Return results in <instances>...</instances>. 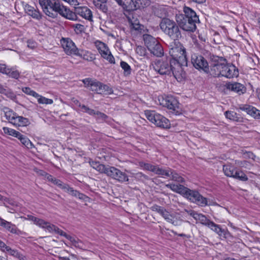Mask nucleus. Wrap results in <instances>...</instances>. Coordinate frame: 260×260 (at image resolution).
<instances>
[{
    "mask_svg": "<svg viewBox=\"0 0 260 260\" xmlns=\"http://www.w3.org/2000/svg\"><path fill=\"white\" fill-rule=\"evenodd\" d=\"M43 12L48 16L55 18L58 14L64 17L67 7L61 5L58 0H39Z\"/></svg>",
    "mask_w": 260,
    "mask_h": 260,
    "instance_id": "obj_1",
    "label": "nucleus"
},
{
    "mask_svg": "<svg viewBox=\"0 0 260 260\" xmlns=\"http://www.w3.org/2000/svg\"><path fill=\"white\" fill-rule=\"evenodd\" d=\"M239 75L238 69L233 64H228L225 63L224 68L222 70L221 77H224L226 78H233L237 77Z\"/></svg>",
    "mask_w": 260,
    "mask_h": 260,
    "instance_id": "obj_17",
    "label": "nucleus"
},
{
    "mask_svg": "<svg viewBox=\"0 0 260 260\" xmlns=\"http://www.w3.org/2000/svg\"><path fill=\"white\" fill-rule=\"evenodd\" d=\"M119 5L126 11H133L134 3L133 0H117L116 2Z\"/></svg>",
    "mask_w": 260,
    "mask_h": 260,
    "instance_id": "obj_28",
    "label": "nucleus"
},
{
    "mask_svg": "<svg viewBox=\"0 0 260 260\" xmlns=\"http://www.w3.org/2000/svg\"><path fill=\"white\" fill-rule=\"evenodd\" d=\"M211 58V74L215 77H220L224 68L226 59L222 57L212 55Z\"/></svg>",
    "mask_w": 260,
    "mask_h": 260,
    "instance_id": "obj_6",
    "label": "nucleus"
},
{
    "mask_svg": "<svg viewBox=\"0 0 260 260\" xmlns=\"http://www.w3.org/2000/svg\"><path fill=\"white\" fill-rule=\"evenodd\" d=\"M139 166L140 167L143 168L144 170L151 171L152 172H154V170L155 169L156 166L153 165L152 164H149V163H146L143 161L139 162Z\"/></svg>",
    "mask_w": 260,
    "mask_h": 260,
    "instance_id": "obj_47",
    "label": "nucleus"
},
{
    "mask_svg": "<svg viewBox=\"0 0 260 260\" xmlns=\"http://www.w3.org/2000/svg\"><path fill=\"white\" fill-rule=\"evenodd\" d=\"M173 68L172 74L179 81H181L186 77L185 72L184 71L182 66H186L187 63H183L181 61L172 60Z\"/></svg>",
    "mask_w": 260,
    "mask_h": 260,
    "instance_id": "obj_14",
    "label": "nucleus"
},
{
    "mask_svg": "<svg viewBox=\"0 0 260 260\" xmlns=\"http://www.w3.org/2000/svg\"><path fill=\"white\" fill-rule=\"evenodd\" d=\"M28 218L29 220L32 221L35 224L40 226L41 225L42 222L43 221V219L38 218L36 217L33 216H28Z\"/></svg>",
    "mask_w": 260,
    "mask_h": 260,
    "instance_id": "obj_56",
    "label": "nucleus"
},
{
    "mask_svg": "<svg viewBox=\"0 0 260 260\" xmlns=\"http://www.w3.org/2000/svg\"><path fill=\"white\" fill-rule=\"evenodd\" d=\"M226 118L235 121H241V117H238V114L234 111H226L224 113Z\"/></svg>",
    "mask_w": 260,
    "mask_h": 260,
    "instance_id": "obj_40",
    "label": "nucleus"
},
{
    "mask_svg": "<svg viewBox=\"0 0 260 260\" xmlns=\"http://www.w3.org/2000/svg\"><path fill=\"white\" fill-rule=\"evenodd\" d=\"M74 30L77 34H81L84 31L85 27L81 24H76L73 25Z\"/></svg>",
    "mask_w": 260,
    "mask_h": 260,
    "instance_id": "obj_54",
    "label": "nucleus"
},
{
    "mask_svg": "<svg viewBox=\"0 0 260 260\" xmlns=\"http://www.w3.org/2000/svg\"><path fill=\"white\" fill-rule=\"evenodd\" d=\"M169 53L173 58L172 60L181 61L183 63H187L185 49L180 43H178L174 47L170 48Z\"/></svg>",
    "mask_w": 260,
    "mask_h": 260,
    "instance_id": "obj_9",
    "label": "nucleus"
},
{
    "mask_svg": "<svg viewBox=\"0 0 260 260\" xmlns=\"http://www.w3.org/2000/svg\"><path fill=\"white\" fill-rule=\"evenodd\" d=\"M145 115L150 122L156 125H157L158 119L159 117L162 118L161 115L156 113L154 111L146 110L145 111Z\"/></svg>",
    "mask_w": 260,
    "mask_h": 260,
    "instance_id": "obj_23",
    "label": "nucleus"
},
{
    "mask_svg": "<svg viewBox=\"0 0 260 260\" xmlns=\"http://www.w3.org/2000/svg\"><path fill=\"white\" fill-rule=\"evenodd\" d=\"M167 188H170L174 192L178 193L182 195L183 197L187 191V187H185L183 185L176 184L173 183L167 184L166 185Z\"/></svg>",
    "mask_w": 260,
    "mask_h": 260,
    "instance_id": "obj_22",
    "label": "nucleus"
},
{
    "mask_svg": "<svg viewBox=\"0 0 260 260\" xmlns=\"http://www.w3.org/2000/svg\"><path fill=\"white\" fill-rule=\"evenodd\" d=\"M223 171L226 176L232 177L234 176V173L235 169L231 166H223Z\"/></svg>",
    "mask_w": 260,
    "mask_h": 260,
    "instance_id": "obj_46",
    "label": "nucleus"
},
{
    "mask_svg": "<svg viewBox=\"0 0 260 260\" xmlns=\"http://www.w3.org/2000/svg\"><path fill=\"white\" fill-rule=\"evenodd\" d=\"M136 52L137 53L139 54L141 56H145L146 54V49L145 48L138 46L136 48Z\"/></svg>",
    "mask_w": 260,
    "mask_h": 260,
    "instance_id": "obj_63",
    "label": "nucleus"
},
{
    "mask_svg": "<svg viewBox=\"0 0 260 260\" xmlns=\"http://www.w3.org/2000/svg\"><path fill=\"white\" fill-rule=\"evenodd\" d=\"M232 177L242 181L248 180V177L246 174L241 171L235 170L234 173V176Z\"/></svg>",
    "mask_w": 260,
    "mask_h": 260,
    "instance_id": "obj_41",
    "label": "nucleus"
},
{
    "mask_svg": "<svg viewBox=\"0 0 260 260\" xmlns=\"http://www.w3.org/2000/svg\"><path fill=\"white\" fill-rule=\"evenodd\" d=\"M89 163L93 169L96 170L101 173H104L106 174V172H107V170H108V167H106L105 165L101 164L100 162L98 161H92Z\"/></svg>",
    "mask_w": 260,
    "mask_h": 260,
    "instance_id": "obj_31",
    "label": "nucleus"
},
{
    "mask_svg": "<svg viewBox=\"0 0 260 260\" xmlns=\"http://www.w3.org/2000/svg\"><path fill=\"white\" fill-rule=\"evenodd\" d=\"M154 173L158 175L161 176L170 177L171 174V169H163L161 168H159L158 166H156Z\"/></svg>",
    "mask_w": 260,
    "mask_h": 260,
    "instance_id": "obj_34",
    "label": "nucleus"
},
{
    "mask_svg": "<svg viewBox=\"0 0 260 260\" xmlns=\"http://www.w3.org/2000/svg\"><path fill=\"white\" fill-rule=\"evenodd\" d=\"M30 124L29 120L22 116H19L18 114L15 117L13 125L16 126H27Z\"/></svg>",
    "mask_w": 260,
    "mask_h": 260,
    "instance_id": "obj_24",
    "label": "nucleus"
},
{
    "mask_svg": "<svg viewBox=\"0 0 260 260\" xmlns=\"http://www.w3.org/2000/svg\"><path fill=\"white\" fill-rule=\"evenodd\" d=\"M0 93L7 96L8 98L15 100L16 99L15 94L10 89L0 87Z\"/></svg>",
    "mask_w": 260,
    "mask_h": 260,
    "instance_id": "obj_36",
    "label": "nucleus"
},
{
    "mask_svg": "<svg viewBox=\"0 0 260 260\" xmlns=\"http://www.w3.org/2000/svg\"><path fill=\"white\" fill-rule=\"evenodd\" d=\"M57 186L67 193L68 192L69 189L71 188L69 184L64 183L61 181L60 182Z\"/></svg>",
    "mask_w": 260,
    "mask_h": 260,
    "instance_id": "obj_61",
    "label": "nucleus"
},
{
    "mask_svg": "<svg viewBox=\"0 0 260 260\" xmlns=\"http://www.w3.org/2000/svg\"><path fill=\"white\" fill-rule=\"evenodd\" d=\"M148 50L151 54L157 57H161L164 55L163 48L159 42H157V45L152 46V48H149Z\"/></svg>",
    "mask_w": 260,
    "mask_h": 260,
    "instance_id": "obj_27",
    "label": "nucleus"
},
{
    "mask_svg": "<svg viewBox=\"0 0 260 260\" xmlns=\"http://www.w3.org/2000/svg\"><path fill=\"white\" fill-rule=\"evenodd\" d=\"M191 61L193 66L197 70L208 73L209 71V64L207 60L201 55L192 54Z\"/></svg>",
    "mask_w": 260,
    "mask_h": 260,
    "instance_id": "obj_10",
    "label": "nucleus"
},
{
    "mask_svg": "<svg viewBox=\"0 0 260 260\" xmlns=\"http://www.w3.org/2000/svg\"><path fill=\"white\" fill-rule=\"evenodd\" d=\"M129 22L131 24V28L134 30L141 31L143 29V25L140 24L139 21L137 18L134 17L129 18Z\"/></svg>",
    "mask_w": 260,
    "mask_h": 260,
    "instance_id": "obj_35",
    "label": "nucleus"
},
{
    "mask_svg": "<svg viewBox=\"0 0 260 260\" xmlns=\"http://www.w3.org/2000/svg\"><path fill=\"white\" fill-rule=\"evenodd\" d=\"M95 7L102 11L105 13H107L108 12V7L107 5V0L104 2L103 3H99L98 5H95Z\"/></svg>",
    "mask_w": 260,
    "mask_h": 260,
    "instance_id": "obj_51",
    "label": "nucleus"
},
{
    "mask_svg": "<svg viewBox=\"0 0 260 260\" xmlns=\"http://www.w3.org/2000/svg\"><path fill=\"white\" fill-rule=\"evenodd\" d=\"M56 234H57L61 236H63L66 237L67 239H71V236L68 235L65 232H64L61 230L59 229L57 226L56 227L55 230L54 232Z\"/></svg>",
    "mask_w": 260,
    "mask_h": 260,
    "instance_id": "obj_59",
    "label": "nucleus"
},
{
    "mask_svg": "<svg viewBox=\"0 0 260 260\" xmlns=\"http://www.w3.org/2000/svg\"><path fill=\"white\" fill-rule=\"evenodd\" d=\"M84 86L90 90L98 94H111L113 93L112 89L108 85L91 78H85L82 80Z\"/></svg>",
    "mask_w": 260,
    "mask_h": 260,
    "instance_id": "obj_3",
    "label": "nucleus"
},
{
    "mask_svg": "<svg viewBox=\"0 0 260 260\" xmlns=\"http://www.w3.org/2000/svg\"><path fill=\"white\" fill-rule=\"evenodd\" d=\"M18 139L20 141L21 143L27 148L31 149L34 147V145L29 139L21 133L20 136H18Z\"/></svg>",
    "mask_w": 260,
    "mask_h": 260,
    "instance_id": "obj_37",
    "label": "nucleus"
},
{
    "mask_svg": "<svg viewBox=\"0 0 260 260\" xmlns=\"http://www.w3.org/2000/svg\"><path fill=\"white\" fill-rule=\"evenodd\" d=\"M3 129L4 133L6 134L13 136L17 138L18 136H20V133L12 128H10L7 127H4Z\"/></svg>",
    "mask_w": 260,
    "mask_h": 260,
    "instance_id": "obj_45",
    "label": "nucleus"
},
{
    "mask_svg": "<svg viewBox=\"0 0 260 260\" xmlns=\"http://www.w3.org/2000/svg\"><path fill=\"white\" fill-rule=\"evenodd\" d=\"M68 193L74 197L84 201H86V200L88 198V197L84 194L80 192L77 190L74 189L73 188L71 187L69 189Z\"/></svg>",
    "mask_w": 260,
    "mask_h": 260,
    "instance_id": "obj_33",
    "label": "nucleus"
},
{
    "mask_svg": "<svg viewBox=\"0 0 260 260\" xmlns=\"http://www.w3.org/2000/svg\"><path fill=\"white\" fill-rule=\"evenodd\" d=\"M162 118L159 117L157 122V126L164 128H168L170 127V122L168 119L162 115Z\"/></svg>",
    "mask_w": 260,
    "mask_h": 260,
    "instance_id": "obj_38",
    "label": "nucleus"
},
{
    "mask_svg": "<svg viewBox=\"0 0 260 260\" xmlns=\"http://www.w3.org/2000/svg\"><path fill=\"white\" fill-rule=\"evenodd\" d=\"M9 253L17 258H21V254L18 252L17 250L15 249H11L10 251H9Z\"/></svg>",
    "mask_w": 260,
    "mask_h": 260,
    "instance_id": "obj_64",
    "label": "nucleus"
},
{
    "mask_svg": "<svg viewBox=\"0 0 260 260\" xmlns=\"http://www.w3.org/2000/svg\"><path fill=\"white\" fill-rule=\"evenodd\" d=\"M184 197L201 207L211 205L210 203H208V199L202 196L196 190H191L188 188Z\"/></svg>",
    "mask_w": 260,
    "mask_h": 260,
    "instance_id": "obj_7",
    "label": "nucleus"
},
{
    "mask_svg": "<svg viewBox=\"0 0 260 260\" xmlns=\"http://www.w3.org/2000/svg\"><path fill=\"white\" fill-rule=\"evenodd\" d=\"M2 111L5 114L6 119L8 120L10 123L13 124L17 114L14 112L12 109L7 107H4L2 109Z\"/></svg>",
    "mask_w": 260,
    "mask_h": 260,
    "instance_id": "obj_25",
    "label": "nucleus"
},
{
    "mask_svg": "<svg viewBox=\"0 0 260 260\" xmlns=\"http://www.w3.org/2000/svg\"><path fill=\"white\" fill-rule=\"evenodd\" d=\"M134 3L133 11L141 8H144L148 4V0H133Z\"/></svg>",
    "mask_w": 260,
    "mask_h": 260,
    "instance_id": "obj_39",
    "label": "nucleus"
},
{
    "mask_svg": "<svg viewBox=\"0 0 260 260\" xmlns=\"http://www.w3.org/2000/svg\"><path fill=\"white\" fill-rule=\"evenodd\" d=\"M77 56H79L85 60L87 61H92L95 59L94 55L92 54L91 52L86 50H78V52L76 55Z\"/></svg>",
    "mask_w": 260,
    "mask_h": 260,
    "instance_id": "obj_32",
    "label": "nucleus"
},
{
    "mask_svg": "<svg viewBox=\"0 0 260 260\" xmlns=\"http://www.w3.org/2000/svg\"><path fill=\"white\" fill-rule=\"evenodd\" d=\"M56 234H57L61 236H63L66 237L67 239H71V236L68 235L65 232H64L61 230L59 229L57 226L56 227L55 230L54 232Z\"/></svg>",
    "mask_w": 260,
    "mask_h": 260,
    "instance_id": "obj_58",
    "label": "nucleus"
},
{
    "mask_svg": "<svg viewBox=\"0 0 260 260\" xmlns=\"http://www.w3.org/2000/svg\"><path fill=\"white\" fill-rule=\"evenodd\" d=\"M64 17L72 20H76L77 19V15L89 21H92V13L91 11L87 7H75L74 12L71 11L67 8Z\"/></svg>",
    "mask_w": 260,
    "mask_h": 260,
    "instance_id": "obj_4",
    "label": "nucleus"
},
{
    "mask_svg": "<svg viewBox=\"0 0 260 260\" xmlns=\"http://www.w3.org/2000/svg\"><path fill=\"white\" fill-rule=\"evenodd\" d=\"M143 38L145 45L148 49L152 48V46H154V45H157L158 42L156 38L148 34L144 35Z\"/></svg>",
    "mask_w": 260,
    "mask_h": 260,
    "instance_id": "obj_26",
    "label": "nucleus"
},
{
    "mask_svg": "<svg viewBox=\"0 0 260 260\" xmlns=\"http://www.w3.org/2000/svg\"><path fill=\"white\" fill-rule=\"evenodd\" d=\"M161 30L172 40L175 41L181 38L179 25L174 21L169 18H164L160 22Z\"/></svg>",
    "mask_w": 260,
    "mask_h": 260,
    "instance_id": "obj_2",
    "label": "nucleus"
},
{
    "mask_svg": "<svg viewBox=\"0 0 260 260\" xmlns=\"http://www.w3.org/2000/svg\"><path fill=\"white\" fill-rule=\"evenodd\" d=\"M93 116H94L97 119L101 120H105L108 117L104 113L96 111Z\"/></svg>",
    "mask_w": 260,
    "mask_h": 260,
    "instance_id": "obj_55",
    "label": "nucleus"
},
{
    "mask_svg": "<svg viewBox=\"0 0 260 260\" xmlns=\"http://www.w3.org/2000/svg\"><path fill=\"white\" fill-rule=\"evenodd\" d=\"M96 47L100 53L103 58L107 59L111 63H115L114 58L105 44L99 42L96 44Z\"/></svg>",
    "mask_w": 260,
    "mask_h": 260,
    "instance_id": "obj_15",
    "label": "nucleus"
},
{
    "mask_svg": "<svg viewBox=\"0 0 260 260\" xmlns=\"http://www.w3.org/2000/svg\"><path fill=\"white\" fill-rule=\"evenodd\" d=\"M22 91L28 95H32V96L36 98L39 96V94L37 93L35 91L31 90L29 87H25L22 88Z\"/></svg>",
    "mask_w": 260,
    "mask_h": 260,
    "instance_id": "obj_53",
    "label": "nucleus"
},
{
    "mask_svg": "<svg viewBox=\"0 0 260 260\" xmlns=\"http://www.w3.org/2000/svg\"><path fill=\"white\" fill-rule=\"evenodd\" d=\"M106 174L119 182H124L128 181L127 174L114 167H108Z\"/></svg>",
    "mask_w": 260,
    "mask_h": 260,
    "instance_id": "obj_11",
    "label": "nucleus"
},
{
    "mask_svg": "<svg viewBox=\"0 0 260 260\" xmlns=\"http://www.w3.org/2000/svg\"><path fill=\"white\" fill-rule=\"evenodd\" d=\"M81 109L83 110L84 112L87 113L88 114L90 115H93L95 113V110L93 109H90L89 107H87L84 105H82L81 106Z\"/></svg>",
    "mask_w": 260,
    "mask_h": 260,
    "instance_id": "obj_60",
    "label": "nucleus"
},
{
    "mask_svg": "<svg viewBox=\"0 0 260 260\" xmlns=\"http://www.w3.org/2000/svg\"><path fill=\"white\" fill-rule=\"evenodd\" d=\"M135 177L136 179H138L142 181H145L149 179V177L148 176L143 174L141 172L136 173L135 175Z\"/></svg>",
    "mask_w": 260,
    "mask_h": 260,
    "instance_id": "obj_57",
    "label": "nucleus"
},
{
    "mask_svg": "<svg viewBox=\"0 0 260 260\" xmlns=\"http://www.w3.org/2000/svg\"><path fill=\"white\" fill-rule=\"evenodd\" d=\"M0 201L3 202L5 206H7V204L12 205V201L9 199L4 197L0 194Z\"/></svg>",
    "mask_w": 260,
    "mask_h": 260,
    "instance_id": "obj_62",
    "label": "nucleus"
},
{
    "mask_svg": "<svg viewBox=\"0 0 260 260\" xmlns=\"http://www.w3.org/2000/svg\"><path fill=\"white\" fill-rule=\"evenodd\" d=\"M183 12L184 14H182L183 16L186 17L187 18L192 19L199 21L198 16L197 15L196 13L191 8L188 7H184L183 8Z\"/></svg>",
    "mask_w": 260,
    "mask_h": 260,
    "instance_id": "obj_30",
    "label": "nucleus"
},
{
    "mask_svg": "<svg viewBox=\"0 0 260 260\" xmlns=\"http://www.w3.org/2000/svg\"><path fill=\"white\" fill-rule=\"evenodd\" d=\"M0 226H3L6 230L8 231L12 234H19V230L17 229L15 224L5 220L1 217H0Z\"/></svg>",
    "mask_w": 260,
    "mask_h": 260,
    "instance_id": "obj_21",
    "label": "nucleus"
},
{
    "mask_svg": "<svg viewBox=\"0 0 260 260\" xmlns=\"http://www.w3.org/2000/svg\"><path fill=\"white\" fill-rule=\"evenodd\" d=\"M23 6L25 13L28 15L39 20L42 18L43 15L38 10L35 9L33 7L27 4H25Z\"/></svg>",
    "mask_w": 260,
    "mask_h": 260,
    "instance_id": "obj_19",
    "label": "nucleus"
},
{
    "mask_svg": "<svg viewBox=\"0 0 260 260\" xmlns=\"http://www.w3.org/2000/svg\"><path fill=\"white\" fill-rule=\"evenodd\" d=\"M227 89L237 93L239 95L244 93L246 91V88L241 83L235 82L229 83L226 85Z\"/></svg>",
    "mask_w": 260,
    "mask_h": 260,
    "instance_id": "obj_20",
    "label": "nucleus"
},
{
    "mask_svg": "<svg viewBox=\"0 0 260 260\" xmlns=\"http://www.w3.org/2000/svg\"><path fill=\"white\" fill-rule=\"evenodd\" d=\"M196 220L199 221L201 224L208 227L212 222V221H210L209 219H208L204 215L199 213L197 216Z\"/></svg>",
    "mask_w": 260,
    "mask_h": 260,
    "instance_id": "obj_44",
    "label": "nucleus"
},
{
    "mask_svg": "<svg viewBox=\"0 0 260 260\" xmlns=\"http://www.w3.org/2000/svg\"><path fill=\"white\" fill-rule=\"evenodd\" d=\"M176 20L179 27L186 31L193 32L197 28L196 23L198 20L187 18L182 14L176 15Z\"/></svg>",
    "mask_w": 260,
    "mask_h": 260,
    "instance_id": "obj_8",
    "label": "nucleus"
},
{
    "mask_svg": "<svg viewBox=\"0 0 260 260\" xmlns=\"http://www.w3.org/2000/svg\"><path fill=\"white\" fill-rule=\"evenodd\" d=\"M120 66L124 71L125 75H128L131 74V67L126 62L121 61L120 62Z\"/></svg>",
    "mask_w": 260,
    "mask_h": 260,
    "instance_id": "obj_52",
    "label": "nucleus"
},
{
    "mask_svg": "<svg viewBox=\"0 0 260 260\" xmlns=\"http://www.w3.org/2000/svg\"><path fill=\"white\" fill-rule=\"evenodd\" d=\"M160 104L176 113L179 112V103L173 96H167L166 98H162Z\"/></svg>",
    "mask_w": 260,
    "mask_h": 260,
    "instance_id": "obj_16",
    "label": "nucleus"
},
{
    "mask_svg": "<svg viewBox=\"0 0 260 260\" xmlns=\"http://www.w3.org/2000/svg\"><path fill=\"white\" fill-rule=\"evenodd\" d=\"M151 209L161 215L167 222L174 225H178L177 221L174 219V215L170 214L165 208L155 204L151 207Z\"/></svg>",
    "mask_w": 260,
    "mask_h": 260,
    "instance_id": "obj_12",
    "label": "nucleus"
},
{
    "mask_svg": "<svg viewBox=\"0 0 260 260\" xmlns=\"http://www.w3.org/2000/svg\"><path fill=\"white\" fill-rule=\"evenodd\" d=\"M5 74L11 78L16 79H18L20 76V73L14 68H8Z\"/></svg>",
    "mask_w": 260,
    "mask_h": 260,
    "instance_id": "obj_42",
    "label": "nucleus"
},
{
    "mask_svg": "<svg viewBox=\"0 0 260 260\" xmlns=\"http://www.w3.org/2000/svg\"><path fill=\"white\" fill-rule=\"evenodd\" d=\"M60 43L64 51L67 55H77L79 50L71 39L62 38L60 40Z\"/></svg>",
    "mask_w": 260,
    "mask_h": 260,
    "instance_id": "obj_13",
    "label": "nucleus"
},
{
    "mask_svg": "<svg viewBox=\"0 0 260 260\" xmlns=\"http://www.w3.org/2000/svg\"><path fill=\"white\" fill-rule=\"evenodd\" d=\"M40 227L47 230L50 233H52L54 232L56 226L43 220Z\"/></svg>",
    "mask_w": 260,
    "mask_h": 260,
    "instance_id": "obj_43",
    "label": "nucleus"
},
{
    "mask_svg": "<svg viewBox=\"0 0 260 260\" xmlns=\"http://www.w3.org/2000/svg\"><path fill=\"white\" fill-rule=\"evenodd\" d=\"M239 109L246 111L248 114L255 119H260V111L256 108L248 105H240Z\"/></svg>",
    "mask_w": 260,
    "mask_h": 260,
    "instance_id": "obj_18",
    "label": "nucleus"
},
{
    "mask_svg": "<svg viewBox=\"0 0 260 260\" xmlns=\"http://www.w3.org/2000/svg\"><path fill=\"white\" fill-rule=\"evenodd\" d=\"M171 172L172 173L171 175V179L175 181H177L180 183H183L185 181L183 178H182L181 176L179 175L177 173L175 172V171L172 169H171Z\"/></svg>",
    "mask_w": 260,
    "mask_h": 260,
    "instance_id": "obj_49",
    "label": "nucleus"
},
{
    "mask_svg": "<svg viewBox=\"0 0 260 260\" xmlns=\"http://www.w3.org/2000/svg\"><path fill=\"white\" fill-rule=\"evenodd\" d=\"M72 244L76 247L80 248V249H83V243L81 241H80L78 239H75L73 237L71 236V239H69Z\"/></svg>",
    "mask_w": 260,
    "mask_h": 260,
    "instance_id": "obj_48",
    "label": "nucleus"
},
{
    "mask_svg": "<svg viewBox=\"0 0 260 260\" xmlns=\"http://www.w3.org/2000/svg\"><path fill=\"white\" fill-rule=\"evenodd\" d=\"M38 99V102L40 104H52L53 102L52 99L46 98L40 94L38 97H36Z\"/></svg>",
    "mask_w": 260,
    "mask_h": 260,
    "instance_id": "obj_50",
    "label": "nucleus"
},
{
    "mask_svg": "<svg viewBox=\"0 0 260 260\" xmlns=\"http://www.w3.org/2000/svg\"><path fill=\"white\" fill-rule=\"evenodd\" d=\"M208 228L217 233L219 236L225 238L226 232L224 230L221 229L219 225L212 221Z\"/></svg>",
    "mask_w": 260,
    "mask_h": 260,
    "instance_id": "obj_29",
    "label": "nucleus"
},
{
    "mask_svg": "<svg viewBox=\"0 0 260 260\" xmlns=\"http://www.w3.org/2000/svg\"><path fill=\"white\" fill-rule=\"evenodd\" d=\"M153 69L160 75H171L172 72V60L170 59L156 60L151 63Z\"/></svg>",
    "mask_w": 260,
    "mask_h": 260,
    "instance_id": "obj_5",
    "label": "nucleus"
}]
</instances>
